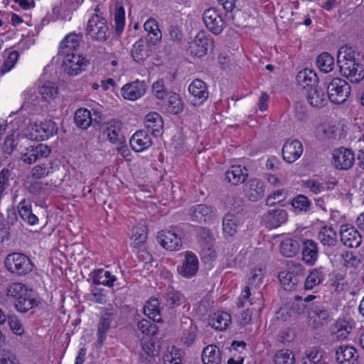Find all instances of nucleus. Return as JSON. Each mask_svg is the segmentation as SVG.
<instances>
[{
    "label": "nucleus",
    "instance_id": "nucleus-1",
    "mask_svg": "<svg viewBox=\"0 0 364 364\" xmlns=\"http://www.w3.org/2000/svg\"><path fill=\"white\" fill-rule=\"evenodd\" d=\"M58 91V87L55 82L48 81L38 89V93L41 96V97L34 92H27L21 108L30 111L42 110L47 106L49 101L57 97Z\"/></svg>",
    "mask_w": 364,
    "mask_h": 364
},
{
    "label": "nucleus",
    "instance_id": "nucleus-2",
    "mask_svg": "<svg viewBox=\"0 0 364 364\" xmlns=\"http://www.w3.org/2000/svg\"><path fill=\"white\" fill-rule=\"evenodd\" d=\"M6 269L18 276H25L33 270V264L30 258L20 252L9 254L4 261Z\"/></svg>",
    "mask_w": 364,
    "mask_h": 364
},
{
    "label": "nucleus",
    "instance_id": "nucleus-3",
    "mask_svg": "<svg viewBox=\"0 0 364 364\" xmlns=\"http://www.w3.org/2000/svg\"><path fill=\"white\" fill-rule=\"evenodd\" d=\"M86 34L93 41L105 42L110 36L107 20L100 14H93L87 22Z\"/></svg>",
    "mask_w": 364,
    "mask_h": 364
},
{
    "label": "nucleus",
    "instance_id": "nucleus-4",
    "mask_svg": "<svg viewBox=\"0 0 364 364\" xmlns=\"http://www.w3.org/2000/svg\"><path fill=\"white\" fill-rule=\"evenodd\" d=\"M328 99L335 104L344 102L350 93L348 82L341 78H333L327 86Z\"/></svg>",
    "mask_w": 364,
    "mask_h": 364
},
{
    "label": "nucleus",
    "instance_id": "nucleus-5",
    "mask_svg": "<svg viewBox=\"0 0 364 364\" xmlns=\"http://www.w3.org/2000/svg\"><path fill=\"white\" fill-rule=\"evenodd\" d=\"M363 56L357 55V58L348 62L337 63L341 73L353 82H359L364 78V69L361 64Z\"/></svg>",
    "mask_w": 364,
    "mask_h": 364
},
{
    "label": "nucleus",
    "instance_id": "nucleus-6",
    "mask_svg": "<svg viewBox=\"0 0 364 364\" xmlns=\"http://www.w3.org/2000/svg\"><path fill=\"white\" fill-rule=\"evenodd\" d=\"M317 239L326 254L333 255L339 246L337 232L331 226L322 227L318 232Z\"/></svg>",
    "mask_w": 364,
    "mask_h": 364
},
{
    "label": "nucleus",
    "instance_id": "nucleus-7",
    "mask_svg": "<svg viewBox=\"0 0 364 364\" xmlns=\"http://www.w3.org/2000/svg\"><path fill=\"white\" fill-rule=\"evenodd\" d=\"M355 163V154L352 150L340 147L333 150L332 154V164L338 170H348Z\"/></svg>",
    "mask_w": 364,
    "mask_h": 364
},
{
    "label": "nucleus",
    "instance_id": "nucleus-8",
    "mask_svg": "<svg viewBox=\"0 0 364 364\" xmlns=\"http://www.w3.org/2000/svg\"><path fill=\"white\" fill-rule=\"evenodd\" d=\"M51 153L50 148L44 144H37L26 148L21 154V161L27 164H32L43 158L48 157Z\"/></svg>",
    "mask_w": 364,
    "mask_h": 364
},
{
    "label": "nucleus",
    "instance_id": "nucleus-9",
    "mask_svg": "<svg viewBox=\"0 0 364 364\" xmlns=\"http://www.w3.org/2000/svg\"><path fill=\"white\" fill-rule=\"evenodd\" d=\"M89 60L80 54H73L63 59L64 71L70 76H75L85 70Z\"/></svg>",
    "mask_w": 364,
    "mask_h": 364
},
{
    "label": "nucleus",
    "instance_id": "nucleus-10",
    "mask_svg": "<svg viewBox=\"0 0 364 364\" xmlns=\"http://www.w3.org/2000/svg\"><path fill=\"white\" fill-rule=\"evenodd\" d=\"M215 210L205 204H197L191 206L188 211L190 219L193 222L207 223L215 216Z\"/></svg>",
    "mask_w": 364,
    "mask_h": 364
},
{
    "label": "nucleus",
    "instance_id": "nucleus-11",
    "mask_svg": "<svg viewBox=\"0 0 364 364\" xmlns=\"http://www.w3.org/2000/svg\"><path fill=\"white\" fill-rule=\"evenodd\" d=\"M82 38L81 34L75 33L68 34L60 43L58 54L63 56V58L73 54H77Z\"/></svg>",
    "mask_w": 364,
    "mask_h": 364
},
{
    "label": "nucleus",
    "instance_id": "nucleus-12",
    "mask_svg": "<svg viewBox=\"0 0 364 364\" xmlns=\"http://www.w3.org/2000/svg\"><path fill=\"white\" fill-rule=\"evenodd\" d=\"M199 262L196 255L190 251L184 252V260L177 267L178 273L186 278L193 277L198 272Z\"/></svg>",
    "mask_w": 364,
    "mask_h": 364
},
{
    "label": "nucleus",
    "instance_id": "nucleus-13",
    "mask_svg": "<svg viewBox=\"0 0 364 364\" xmlns=\"http://www.w3.org/2000/svg\"><path fill=\"white\" fill-rule=\"evenodd\" d=\"M203 20L206 27L215 35L220 34L225 28L224 20L213 8H210L204 11Z\"/></svg>",
    "mask_w": 364,
    "mask_h": 364
},
{
    "label": "nucleus",
    "instance_id": "nucleus-14",
    "mask_svg": "<svg viewBox=\"0 0 364 364\" xmlns=\"http://www.w3.org/2000/svg\"><path fill=\"white\" fill-rule=\"evenodd\" d=\"M340 237L342 243L350 248L360 246L362 237L357 229L349 225H343L340 230Z\"/></svg>",
    "mask_w": 364,
    "mask_h": 364
},
{
    "label": "nucleus",
    "instance_id": "nucleus-15",
    "mask_svg": "<svg viewBox=\"0 0 364 364\" xmlns=\"http://www.w3.org/2000/svg\"><path fill=\"white\" fill-rule=\"evenodd\" d=\"M287 213L282 208H272L263 215V223L267 228L272 229L279 227L287 222Z\"/></svg>",
    "mask_w": 364,
    "mask_h": 364
},
{
    "label": "nucleus",
    "instance_id": "nucleus-16",
    "mask_svg": "<svg viewBox=\"0 0 364 364\" xmlns=\"http://www.w3.org/2000/svg\"><path fill=\"white\" fill-rule=\"evenodd\" d=\"M146 90L144 81L136 80L124 85L121 88V95L126 100L134 101L143 96Z\"/></svg>",
    "mask_w": 364,
    "mask_h": 364
},
{
    "label": "nucleus",
    "instance_id": "nucleus-17",
    "mask_svg": "<svg viewBox=\"0 0 364 364\" xmlns=\"http://www.w3.org/2000/svg\"><path fill=\"white\" fill-rule=\"evenodd\" d=\"M282 152L284 161L288 163H293L303 153L302 144L297 139L288 140L284 144Z\"/></svg>",
    "mask_w": 364,
    "mask_h": 364
},
{
    "label": "nucleus",
    "instance_id": "nucleus-18",
    "mask_svg": "<svg viewBox=\"0 0 364 364\" xmlns=\"http://www.w3.org/2000/svg\"><path fill=\"white\" fill-rule=\"evenodd\" d=\"M159 243L165 249L170 251L178 250L182 246L180 237L170 230H161L157 236Z\"/></svg>",
    "mask_w": 364,
    "mask_h": 364
},
{
    "label": "nucleus",
    "instance_id": "nucleus-19",
    "mask_svg": "<svg viewBox=\"0 0 364 364\" xmlns=\"http://www.w3.org/2000/svg\"><path fill=\"white\" fill-rule=\"evenodd\" d=\"M151 43L144 39L137 41L132 47L131 54L134 60L138 63H143L152 53Z\"/></svg>",
    "mask_w": 364,
    "mask_h": 364
},
{
    "label": "nucleus",
    "instance_id": "nucleus-20",
    "mask_svg": "<svg viewBox=\"0 0 364 364\" xmlns=\"http://www.w3.org/2000/svg\"><path fill=\"white\" fill-rule=\"evenodd\" d=\"M188 91L193 96L194 105H200L208 97V90L206 84L199 79H195L188 86Z\"/></svg>",
    "mask_w": 364,
    "mask_h": 364
},
{
    "label": "nucleus",
    "instance_id": "nucleus-21",
    "mask_svg": "<svg viewBox=\"0 0 364 364\" xmlns=\"http://www.w3.org/2000/svg\"><path fill=\"white\" fill-rule=\"evenodd\" d=\"M132 149L136 152H141L149 148L153 141L149 134L144 130L136 131L129 141Z\"/></svg>",
    "mask_w": 364,
    "mask_h": 364
},
{
    "label": "nucleus",
    "instance_id": "nucleus-22",
    "mask_svg": "<svg viewBox=\"0 0 364 364\" xmlns=\"http://www.w3.org/2000/svg\"><path fill=\"white\" fill-rule=\"evenodd\" d=\"M301 255L304 262L309 265H314L318 257V244L313 240L306 239L302 241Z\"/></svg>",
    "mask_w": 364,
    "mask_h": 364
},
{
    "label": "nucleus",
    "instance_id": "nucleus-23",
    "mask_svg": "<svg viewBox=\"0 0 364 364\" xmlns=\"http://www.w3.org/2000/svg\"><path fill=\"white\" fill-rule=\"evenodd\" d=\"M245 192L250 200L257 201L264 195V186L259 179L252 178L245 185Z\"/></svg>",
    "mask_w": 364,
    "mask_h": 364
},
{
    "label": "nucleus",
    "instance_id": "nucleus-24",
    "mask_svg": "<svg viewBox=\"0 0 364 364\" xmlns=\"http://www.w3.org/2000/svg\"><path fill=\"white\" fill-rule=\"evenodd\" d=\"M248 176V170L241 165H232L225 173V179L232 185L245 182Z\"/></svg>",
    "mask_w": 364,
    "mask_h": 364
},
{
    "label": "nucleus",
    "instance_id": "nucleus-25",
    "mask_svg": "<svg viewBox=\"0 0 364 364\" xmlns=\"http://www.w3.org/2000/svg\"><path fill=\"white\" fill-rule=\"evenodd\" d=\"M355 348L350 346H341L336 351V360L339 364H354L358 355Z\"/></svg>",
    "mask_w": 364,
    "mask_h": 364
},
{
    "label": "nucleus",
    "instance_id": "nucleus-26",
    "mask_svg": "<svg viewBox=\"0 0 364 364\" xmlns=\"http://www.w3.org/2000/svg\"><path fill=\"white\" fill-rule=\"evenodd\" d=\"M17 208L18 215L24 223L29 225H34L38 223V218L33 213L31 204L28 200H21Z\"/></svg>",
    "mask_w": 364,
    "mask_h": 364
},
{
    "label": "nucleus",
    "instance_id": "nucleus-27",
    "mask_svg": "<svg viewBox=\"0 0 364 364\" xmlns=\"http://www.w3.org/2000/svg\"><path fill=\"white\" fill-rule=\"evenodd\" d=\"M212 42L203 33H198L190 46L191 52L197 57H202L207 53Z\"/></svg>",
    "mask_w": 364,
    "mask_h": 364
},
{
    "label": "nucleus",
    "instance_id": "nucleus-28",
    "mask_svg": "<svg viewBox=\"0 0 364 364\" xmlns=\"http://www.w3.org/2000/svg\"><path fill=\"white\" fill-rule=\"evenodd\" d=\"M231 322L230 315L224 311L213 314L208 318V324L213 328L219 331L225 330Z\"/></svg>",
    "mask_w": 364,
    "mask_h": 364
},
{
    "label": "nucleus",
    "instance_id": "nucleus-29",
    "mask_svg": "<svg viewBox=\"0 0 364 364\" xmlns=\"http://www.w3.org/2000/svg\"><path fill=\"white\" fill-rule=\"evenodd\" d=\"M296 80L297 84L303 88H311L317 85L318 79L316 74L311 70L304 69L299 71L296 76Z\"/></svg>",
    "mask_w": 364,
    "mask_h": 364
},
{
    "label": "nucleus",
    "instance_id": "nucleus-30",
    "mask_svg": "<svg viewBox=\"0 0 364 364\" xmlns=\"http://www.w3.org/2000/svg\"><path fill=\"white\" fill-rule=\"evenodd\" d=\"M144 124L153 136H159L162 134L164 120L161 115H145Z\"/></svg>",
    "mask_w": 364,
    "mask_h": 364
},
{
    "label": "nucleus",
    "instance_id": "nucleus-31",
    "mask_svg": "<svg viewBox=\"0 0 364 364\" xmlns=\"http://www.w3.org/2000/svg\"><path fill=\"white\" fill-rule=\"evenodd\" d=\"M306 95L308 101L312 107L320 108L327 102L324 92L317 85L307 89Z\"/></svg>",
    "mask_w": 364,
    "mask_h": 364
},
{
    "label": "nucleus",
    "instance_id": "nucleus-32",
    "mask_svg": "<svg viewBox=\"0 0 364 364\" xmlns=\"http://www.w3.org/2000/svg\"><path fill=\"white\" fill-rule=\"evenodd\" d=\"M221 359V353L216 346L209 345L203 349L202 360L204 364H220Z\"/></svg>",
    "mask_w": 364,
    "mask_h": 364
},
{
    "label": "nucleus",
    "instance_id": "nucleus-33",
    "mask_svg": "<svg viewBox=\"0 0 364 364\" xmlns=\"http://www.w3.org/2000/svg\"><path fill=\"white\" fill-rule=\"evenodd\" d=\"M16 310L21 313H26L28 310L37 306L35 299L31 295V291H28L21 297L14 301Z\"/></svg>",
    "mask_w": 364,
    "mask_h": 364
},
{
    "label": "nucleus",
    "instance_id": "nucleus-34",
    "mask_svg": "<svg viewBox=\"0 0 364 364\" xmlns=\"http://www.w3.org/2000/svg\"><path fill=\"white\" fill-rule=\"evenodd\" d=\"M122 123L120 121L113 119L108 123L107 127V138L113 144H121L124 137L121 133Z\"/></svg>",
    "mask_w": 364,
    "mask_h": 364
},
{
    "label": "nucleus",
    "instance_id": "nucleus-35",
    "mask_svg": "<svg viewBox=\"0 0 364 364\" xmlns=\"http://www.w3.org/2000/svg\"><path fill=\"white\" fill-rule=\"evenodd\" d=\"M144 28L147 32V38L149 42L151 43L152 46L156 45L160 41L161 38V33L159 29L158 24L154 19L149 18L144 24Z\"/></svg>",
    "mask_w": 364,
    "mask_h": 364
},
{
    "label": "nucleus",
    "instance_id": "nucleus-36",
    "mask_svg": "<svg viewBox=\"0 0 364 364\" xmlns=\"http://www.w3.org/2000/svg\"><path fill=\"white\" fill-rule=\"evenodd\" d=\"M300 245L296 240L286 238L281 242L279 250L281 254L286 257H292L299 251Z\"/></svg>",
    "mask_w": 364,
    "mask_h": 364
},
{
    "label": "nucleus",
    "instance_id": "nucleus-37",
    "mask_svg": "<svg viewBox=\"0 0 364 364\" xmlns=\"http://www.w3.org/2000/svg\"><path fill=\"white\" fill-rule=\"evenodd\" d=\"M144 313L154 322H161L162 318L159 309V301L153 298L148 301L144 307Z\"/></svg>",
    "mask_w": 364,
    "mask_h": 364
},
{
    "label": "nucleus",
    "instance_id": "nucleus-38",
    "mask_svg": "<svg viewBox=\"0 0 364 364\" xmlns=\"http://www.w3.org/2000/svg\"><path fill=\"white\" fill-rule=\"evenodd\" d=\"M92 279L95 284H102L112 287L117 279L116 277L112 275L110 272L103 269H99L95 271Z\"/></svg>",
    "mask_w": 364,
    "mask_h": 364
},
{
    "label": "nucleus",
    "instance_id": "nucleus-39",
    "mask_svg": "<svg viewBox=\"0 0 364 364\" xmlns=\"http://www.w3.org/2000/svg\"><path fill=\"white\" fill-rule=\"evenodd\" d=\"M264 277V272L262 268L255 269L252 270L250 273V277L248 279L247 287H250L253 290V296L255 295L261 296V294L259 291Z\"/></svg>",
    "mask_w": 364,
    "mask_h": 364
},
{
    "label": "nucleus",
    "instance_id": "nucleus-40",
    "mask_svg": "<svg viewBox=\"0 0 364 364\" xmlns=\"http://www.w3.org/2000/svg\"><path fill=\"white\" fill-rule=\"evenodd\" d=\"M352 330L351 326L346 321H338L335 323L331 335L333 340L343 341L347 338Z\"/></svg>",
    "mask_w": 364,
    "mask_h": 364
},
{
    "label": "nucleus",
    "instance_id": "nucleus-41",
    "mask_svg": "<svg viewBox=\"0 0 364 364\" xmlns=\"http://www.w3.org/2000/svg\"><path fill=\"white\" fill-rule=\"evenodd\" d=\"M239 220L233 213H227L223 220V230L225 236L232 237L237 232Z\"/></svg>",
    "mask_w": 364,
    "mask_h": 364
},
{
    "label": "nucleus",
    "instance_id": "nucleus-42",
    "mask_svg": "<svg viewBox=\"0 0 364 364\" xmlns=\"http://www.w3.org/2000/svg\"><path fill=\"white\" fill-rule=\"evenodd\" d=\"M164 299L165 300V305L170 308L179 306L185 301L184 296L172 287L167 289L166 292L164 295Z\"/></svg>",
    "mask_w": 364,
    "mask_h": 364
},
{
    "label": "nucleus",
    "instance_id": "nucleus-43",
    "mask_svg": "<svg viewBox=\"0 0 364 364\" xmlns=\"http://www.w3.org/2000/svg\"><path fill=\"white\" fill-rule=\"evenodd\" d=\"M183 110V103L179 95L170 92L168 95L167 111L171 114H179Z\"/></svg>",
    "mask_w": 364,
    "mask_h": 364
},
{
    "label": "nucleus",
    "instance_id": "nucleus-44",
    "mask_svg": "<svg viewBox=\"0 0 364 364\" xmlns=\"http://www.w3.org/2000/svg\"><path fill=\"white\" fill-rule=\"evenodd\" d=\"M112 321V315L110 314H106L102 316L98 324V342L100 345L102 344L104 340L106 338V333L110 328V324Z\"/></svg>",
    "mask_w": 364,
    "mask_h": 364
},
{
    "label": "nucleus",
    "instance_id": "nucleus-45",
    "mask_svg": "<svg viewBox=\"0 0 364 364\" xmlns=\"http://www.w3.org/2000/svg\"><path fill=\"white\" fill-rule=\"evenodd\" d=\"M316 65L321 71L328 73L333 70V58L328 53H322L317 57Z\"/></svg>",
    "mask_w": 364,
    "mask_h": 364
},
{
    "label": "nucleus",
    "instance_id": "nucleus-46",
    "mask_svg": "<svg viewBox=\"0 0 364 364\" xmlns=\"http://www.w3.org/2000/svg\"><path fill=\"white\" fill-rule=\"evenodd\" d=\"M92 115H74L75 122L79 128L82 129H87L90 125L94 127L96 125L100 124V115L98 116V119H92Z\"/></svg>",
    "mask_w": 364,
    "mask_h": 364
},
{
    "label": "nucleus",
    "instance_id": "nucleus-47",
    "mask_svg": "<svg viewBox=\"0 0 364 364\" xmlns=\"http://www.w3.org/2000/svg\"><path fill=\"white\" fill-rule=\"evenodd\" d=\"M53 164H41L35 166L31 171V176L36 179L45 178L53 172Z\"/></svg>",
    "mask_w": 364,
    "mask_h": 364
},
{
    "label": "nucleus",
    "instance_id": "nucleus-48",
    "mask_svg": "<svg viewBox=\"0 0 364 364\" xmlns=\"http://www.w3.org/2000/svg\"><path fill=\"white\" fill-rule=\"evenodd\" d=\"M323 280V274L321 271L314 269L308 275L304 283L305 289H312L315 286L319 284Z\"/></svg>",
    "mask_w": 364,
    "mask_h": 364
},
{
    "label": "nucleus",
    "instance_id": "nucleus-49",
    "mask_svg": "<svg viewBox=\"0 0 364 364\" xmlns=\"http://www.w3.org/2000/svg\"><path fill=\"white\" fill-rule=\"evenodd\" d=\"M224 203L227 209L237 213L242 210L243 199L234 194H230L226 197Z\"/></svg>",
    "mask_w": 364,
    "mask_h": 364
},
{
    "label": "nucleus",
    "instance_id": "nucleus-50",
    "mask_svg": "<svg viewBox=\"0 0 364 364\" xmlns=\"http://www.w3.org/2000/svg\"><path fill=\"white\" fill-rule=\"evenodd\" d=\"M132 237L134 239V247L139 248L146 241L147 238V233L144 225L134 227L132 229Z\"/></svg>",
    "mask_w": 364,
    "mask_h": 364
},
{
    "label": "nucleus",
    "instance_id": "nucleus-51",
    "mask_svg": "<svg viewBox=\"0 0 364 364\" xmlns=\"http://www.w3.org/2000/svg\"><path fill=\"white\" fill-rule=\"evenodd\" d=\"M357 55H360L352 47H341L337 54V63L348 62L357 58Z\"/></svg>",
    "mask_w": 364,
    "mask_h": 364
},
{
    "label": "nucleus",
    "instance_id": "nucleus-52",
    "mask_svg": "<svg viewBox=\"0 0 364 364\" xmlns=\"http://www.w3.org/2000/svg\"><path fill=\"white\" fill-rule=\"evenodd\" d=\"M311 311L321 325L326 324L331 320L329 311L323 306L316 305L312 308Z\"/></svg>",
    "mask_w": 364,
    "mask_h": 364
},
{
    "label": "nucleus",
    "instance_id": "nucleus-53",
    "mask_svg": "<svg viewBox=\"0 0 364 364\" xmlns=\"http://www.w3.org/2000/svg\"><path fill=\"white\" fill-rule=\"evenodd\" d=\"M137 329L141 332V333L152 336L157 333L158 326L147 319H142L137 323Z\"/></svg>",
    "mask_w": 364,
    "mask_h": 364
},
{
    "label": "nucleus",
    "instance_id": "nucleus-54",
    "mask_svg": "<svg viewBox=\"0 0 364 364\" xmlns=\"http://www.w3.org/2000/svg\"><path fill=\"white\" fill-rule=\"evenodd\" d=\"M275 364H294V356L288 349L278 350L274 355Z\"/></svg>",
    "mask_w": 364,
    "mask_h": 364
},
{
    "label": "nucleus",
    "instance_id": "nucleus-55",
    "mask_svg": "<svg viewBox=\"0 0 364 364\" xmlns=\"http://www.w3.org/2000/svg\"><path fill=\"white\" fill-rule=\"evenodd\" d=\"M28 291V290L23 284L16 282L9 286L7 289V296L16 300Z\"/></svg>",
    "mask_w": 364,
    "mask_h": 364
},
{
    "label": "nucleus",
    "instance_id": "nucleus-56",
    "mask_svg": "<svg viewBox=\"0 0 364 364\" xmlns=\"http://www.w3.org/2000/svg\"><path fill=\"white\" fill-rule=\"evenodd\" d=\"M125 22V11L123 6L116 8L114 14L115 31L120 35L124 30Z\"/></svg>",
    "mask_w": 364,
    "mask_h": 364
},
{
    "label": "nucleus",
    "instance_id": "nucleus-57",
    "mask_svg": "<svg viewBox=\"0 0 364 364\" xmlns=\"http://www.w3.org/2000/svg\"><path fill=\"white\" fill-rule=\"evenodd\" d=\"M152 92L154 95L159 100H164L170 93L166 90L163 79H159L153 83Z\"/></svg>",
    "mask_w": 364,
    "mask_h": 364
},
{
    "label": "nucleus",
    "instance_id": "nucleus-58",
    "mask_svg": "<svg viewBox=\"0 0 364 364\" xmlns=\"http://www.w3.org/2000/svg\"><path fill=\"white\" fill-rule=\"evenodd\" d=\"M18 57L19 53L18 51H11L1 66V73L4 74L10 71L14 67L18 59Z\"/></svg>",
    "mask_w": 364,
    "mask_h": 364
},
{
    "label": "nucleus",
    "instance_id": "nucleus-59",
    "mask_svg": "<svg viewBox=\"0 0 364 364\" xmlns=\"http://www.w3.org/2000/svg\"><path fill=\"white\" fill-rule=\"evenodd\" d=\"M279 279L284 289L289 291L291 290L297 283L296 277L293 276L292 273L290 272L285 274V275H284V273H280Z\"/></svg>",
    "mask_w": 364,
    "mask_h": 364
},
{
    "label": "nucleus",
    "instance_id": "nucleus-60",
    "mask_svg": "<svg viewBox=\"0 0 364 364\" xmlns=\"http://www.w3.org/2000/svg\"><path fill=\"white\" fill-rule=\"evenodd\" d=\"M292 206L299 211H306L311 203L308 198L304 195H298L291 201Z\"/></svg>",
    "mask_w": 364,
    "mask_h": 364
},
{
    "label": "nucleus",
    "instance_id": "nucleus-61",
    "mask_svg": "<svg viewBox=\"0 0 364 364\" xmlns=\"http://www.w3.org/2000/svg\"><path fill=\"white\" fill-rule=\"evenodd\" d=\"M253 295V290L248 287H245L242 291V295L240 297V300L237 303L238 308H242L247 304L252 305L253 304L252 299L250 298L251 295Z\"/></svg>",
    "mask_w": 364,
    "mask_h": 364
},
{
    "label": "nucleus",
    "instance_id": "nucleus-62",
    "mask_svg": "<svg viewBox=\"0 0 364 364\" xmlns=\"http://www.w3.org/2000/svg\"><path fill=\"white\" fill-rule=\"evenodd\" d=\"M0 364H20L16 356L11 351L0 352Z\"/></svg>",
    "mask_w": 364,
    "mask_h": 364
},
{
    "label": "nucleus",
    "instance_id": "nucleus-63",
    "mask_svg": "<svg viewBox=\"0 0 364 364\" xmlns=\"http://www.w3.org/2000/svg\"><path fill=\"white\" fill-rule=\"evenodd\" d=\"M18 141L15 139L14 134L8 135L4 143V151L8 154H11L16 148Z\"/></svg>",
    "mask_w": 364,
    "mask_h": 364
},
{
    "label": "nucleus",
    "instance_id": "nucleus-64",
    "mask_svg": "<svg viewBox=\"0 0 364 364\" xmlns=\"http://www.w3.org/2000/svg\"><path fill=\"white\" fill-rule=\"evenodd\" d=\"M294 301L292 302L290 310L296 314H303L305 311L306 305L303 302L302 297L300 296H295Z\"/></svg>",
    "mask_w": 364,
    "mask_h": 364
}]
</instances>
